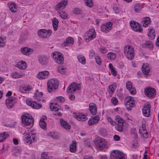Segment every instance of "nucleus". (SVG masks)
<instances>
[{
    "label": "nucleus",
    "mask_w": 159,
    "mask_h": 159,
    "mask_svg": "<svg viewBox=\"0 0 159 159\" xmlns=\"http://www.w3.org/2000/svg\"><path fill=\"white\" fill-rule=\"evenodd\" d=\"M124 54L125 57L129 60L133 59L134 56V50L132 46L126 45L124 49Z\"/></svg>",
    "instance_id": "nucleus-1"
},
{
    "label": "nucleus",
    "mask_w": 159,
    "mask_h": 159,
    "mask_svg": "<svg viewBox=\"0 0 159 159\" xmlns=\"http://www.w3.org/2000/svg\"><path fill=\"white\" fill-rule=\"evenodd\" d=\"M21 119L23 124L25 125L29 126V128L33 126L34 120L32 116L28 114L22 115Z\"/></svg>",
    "instance_id": "nucleus-2"
},
{
    "label": "nucleus",
    "mask_w": 159,
    "mask_h": 159,
    "mask_svg": "<svg viewBox=\"0 0 159 159\" xmlns=\"http://www.w3.org/2000/svg\"><path fill=\"white\" fill-rule=\"evenodd\" d=\"M59 82L58 80L54 79L49 80L47 83L48 89L49 92L56 89L58 88Z\"/></svg>",
    "instance_id": "nucleus-3"
},
{
    "label": "nucleus",
    "mask_w": 159,
    "mask_h": 159,
    "mask_svg": "<svg viewBox=\"0 0 159 159\" xmlns=\"http://www.w3.org/2000/svg\"><path fill=\"white\" fill-rule=\"evenodd\" d=\"M36 134L34 133L32 131L26 132L24 136V139L26 143L31 144L33 142H36L37 137Z\"/></svg>",
    "instance_id": "nucleus-4"
},
{
    "label": "nucleus",
    "mask_w": 159,
    "mask_h": 159,
    "mask_svg": "<svg viewBox=\"0 0 159 159\" xmlns=\"http://www.w3.org/2000/svg\"><path fill=\"white\" fill-rule=\"evenodd\" d=\"M135 103L134 98L132 96H128L125 100V105L126 109L128 110L132 109Z\"/></svg>",
    "instance_id": "nucleus-5"
},
{
    "label": "nucleus",
    "mask_w": 159,
    "mask_h": 159,
    "mask_svg": "<svg viewBox=\"0 0 159 159\" xmlns=\"http://www.w3.org/2000/svg\"><path fill=\"white\" fill-rule=\"evenodd\" d=\"M94 143L97 148L99 150H102L107 146V143L105 140L102 138L98 139L94 141Z\"/></svg>",
    "instance_id": "nucleus-6"
},
{
    "label": "nucleus",
    "mask_w": 159,
    "mask_h": 159,
    "mask_svg": "<svg viewBox=\"0 0 159 159\" xmlns=\"http://www.w3.org/2000/svg\"><path fill=\"white\" fill-rule=\"evenodd\" d=\"M52 57L55 61L59 64H62L64 62V58L60 52H55L52 53Z\"/></svg>",
    "instance_id": "nucleus-7"
},
{
    "label": "nucleus",
    "mask_w": 159,
    "mask_h": 159,
    "mask_svg": "<svg viewBox=\"0 0 159 159\" xmlns=\"http://www.w3.org/2000/svg\"><path fill=\"white\" fill-rule=\"evenodd\" d=\"M96 34L94 30L92 29L88 31L84 35L85 40L87 42L93 40L96 37Z\"/></svg>",
    "instance_id": "nucleus-8"
},
{
    "label": "nucleus",
    "mask_w": 159,
    "mask_h": 159,
    "mask_svg": "<svg viewBox=\"0 0 159 159\" xmlns=\"http://www.w3.org/2000/svg\"><path fill=\"white\" fill-rule=\"evenodd\" d=\"M110 159H125L124 154L120 151L114 150L110 154Z\"/></svg>",
    "instance_id": "nucleus-9"
},
{
    "label": "nucleus",
    "mask_w": 159,
    "mask_h": 159,
    "mask_svg": "<svg viewBox=\"0 0 159 159\" xmlns=\"http://www.w3.org/2000/svg\"><path fill=\"white\" fill-rule=\"evenodd\" d=\"M52 30L49 29L46 30V29H41L38 31V34L41 38H46L49 37L52 34Z\"/></svg>",
    "instance_id": "nucleus-10"
},
{
    "label": "nucleus",
    "mask_w": 159,
    "mask_h": 159,
    "mask_svg": "<svg viewBox=\"0 0 159 159\" xmlns=\"http://www.w3.org/2000/svg\"><path fill=\"white\" fill-rule=\"evenodd\" d=\"M80 86L79 84L76 83L71 84L68 86L66 90L68 93H73L76 90H79L80 89Z\"/></svg>",
    "instance_id": "nucleus-11"
},
{
    "label": "nucleus",
    "mask_w": 159,
    "mask_h": 159,
    "mask_svg": "<svg viewBox=\"0 0 159 159\" xmlns=\"http://www.w3.org/2000/svg\"><path fill=\"white\" fill-rule=\"evenodd\" d=\"M145 95L149 97H154L156 94L155 89L152 88L148 87L144 89Z\"/></svg>",
    "instance_id": "nucleus-12"
},
{
    "label": "nucleus",
    "mask_w": 159,
    "mask_h": 159,
    "mask_svg": "<svg viewBox=\"0 0 159 159\" xmlns=\"http://www.w3.org/2000/svg\"><path fill=\"white\" fill-rule=\"evenodd\" d=\"M130 25L134 31L139 32L142 31V29L141 28L140 25L138 23L134 21H131Z\"/></svg>",
    "instance_id": "nucleus-13"
},
{
    "label": "nucleus",
    "mask_w": 159,
    "mask_h": 159,
    "mask_svg": "<svg viewBox=\"0 0 159 159\" xmlns=\"http://www.w3.org/2000/svg\"><path fill=\"white\" fill-rule=\"evenodd\" d=\"M112 23L108 22L106 24H103L101 27V30L103 32L107 33L112 28Z\"/></svg>",
    "instance_id": "nucleus-14"
},
{
    "label": "nucleus",
    "mask_w": 159,
    "mask_h": 159,
    "mask_svg": "<svg viewBox=\"0 0 159 159\" xmlns=\"http://www.w3.org/2000/svg\"><path fill=\"white\" fill-rule=\"evenodd\" d=\"M151 105L149 104H145L144 105L142 109V112L144 116L146 117H149L150 115V108Z\"/></svg>",
    "instance_id": "nucleus-15"
},
{
    "label": "nucleus",
    "mask_w": 159,
    "mask_h": 159,
    "mask_svg": "<svg viewBox=\"0 0 159 159\" xmlns=\"http://www.w3.org/2000/svg\"><path fill=\"white\" fill-rule=\"evenodd\" d=\"M39 63L42 65L47 64L48 62V59L47 57L44 55L39 56L38 57Z\"/></svg>",
    "instance_id": "nucleus-16"
},
{
    "label": "nucleus",
    "mask_w": 159,
    "mask_h": 159,
    "mask_svg": "<svg viewBox=\"0 0 159 159\" xmlns=\"http://www.w3.org/2000/svg\"><path fill=\"white\" fill-rule=\"evenodd\" d=\"M50 107L54 115L59 116H61L62 115V114L60 111L61 110L57 107L52 104L50 105Z\"/></svg>",
    "instance_id": "nucleus-17"
},
{
    "label": "nucleus",
    "mask_w": 159,
    "mask_h": 159,
    "mask_svg": "<svg viewBox=\"0 0 159 159\" xmlns=\"http://www.w3.org/2000/svg\"><path fill=\"white\" fill-rule=\"evenodd\" d=\"M73 116L74 117L79 121H84L87 119V117L84 114H77L76 113H73Z\"/></svg>",
    "instance_id": "nucleus-18"
},
{
    "label": "nucleus",
    "mask_w": 159,
    "mask_h": 159,
    "mask_svg": "<svg viewBox=\"0 0 159 159\" xmlns=\"http://www.w3.org/2000/svg\"><path fill=\"white\" fill-rule=\"evenodd\" d=\"M47 117L46 116L43 115L42 118L40 119L39 121V125L40 127L44 130L47 129V124L44 120L47 119Z\"/></svg>",
    "instance_id": "nucleus-19"
},
{
    "label": "nucleus",
    "mask_w": 159,
    "mask_h": 159,
    "mask_svg": "<svg viewBox=\"0 0 159 159\" xmlns=\"http://www.w3.org/2000/svg\"><path fill=\"white\" fill-rule=\"evenodd\" d=\"M21 53L27 56H28L32 54L33 52V50L31 48L27 47H24L21 48Z\"/></svg>",
    "instance_id": "nucleus-20"
},
{
    "label": "nucleus",
    "mask_w": 159,
    "mask_h": 159,
    "mask_svg": "<svg viewBox=\"0 0 159 159\" xmlns=\"http://www.w3.org/2000/svg\"><path fill=\"white\" fill-rule=\"evenodd\" d=\"M67 4V0L61 1L56 6V9L57 10H60L64 8Z\"/></svg>",
    "instance_id": "nucleus-21"
},
{
    "label": "nucleus",
    "mask_w": 159,
    "mask_h": 159,
    "mask_svg": "<svg viewBox=\"0 0 159 159\" xmlns=\"http://www.w3.org/2000/svg\"><path fill=\"white\" fill-rule=\"evenodd\" d=\"M15 98L11 97L6 99V104L8 108L10 109L14 105V100Z\"/></svg>",
    "instance_id": "nucleus-22"
},
{
    "label": "nucleus",
    "mask_w": 159,
    "mask_h": 159,
    "mask_svg": "<svg viewBox=\"0 0 159 159\" xmlns=\"http://www.w3.org/2000/svg\"><path fill=\"white\" fill-rule=\"evenodd\" d=\"M49 75V72L47 70L39 72L37 75V78L39 79L47 78Z\"/></svg>",
    "instance_id": "nucleus-23"
},
{
    "label": "nucleus",
    "mask_w": 159,
    "mask_h": 159,
    "mask_svg": "<svg viewBox=\"0 0 159 159\" xmlns=\"http://www.w3.org/2000/svg\"><path fill=\"white\" fill-rule=\"evenodd\" d=\"M126 87L131 94H135L136 91L135 89L132 87V84L131 82L128 81L126 83Z\"/></svg>",
    "instance_id": "nucleus-24"
},
{
    "label": "nucleus",
    "mask_w": 159,
    "mask_h": 159,
    "mask_svg": "<svg viewBox=\"0 0 159 159\" xmlns=\"http://www.w3.org/2000/svg\"><path fill=\"white\" fill-rule=\"evenodd\" d=\"M99 120V118L98 116H96L90 119L88 121V124L90 126L97 124Z\"/></svg>",
    "instance_id": "nucleus-25"
},
{
    "label": "nucleus",
    "mask_w": 159,
    "mask_h": 159,
    "mask_svg": "<svg viewBox=\"0 0 159 159\" xmlns=\"http://www.w3.org/2000/svg\"><path fill=\"white\" fill-rule=\"evenodd\" d=\"M10 10L12 13H14L17 11V6L16 4L13 2H11L8 4Z\"/></svg>",
    "instance_id": "nucleus-26"
},
{
    "label": "nucleus",
    "mask_w": 159,
    "mask_h": 159,
    "mask_svg": "<svg viewBox=\"0 0 159 159\" xmlns=\"http://www.w3.org/2000/svg\"><path fill=\"white\" fill-rule=\"evenodd\" d=\"M43 94L42 92H39V90L37 89L35 91L33 98L34 99L39 102L41 100V98L42 97Z\"/></svg>",
    "instance_id": "nucleus-27"
},
{
    "label": "nucleus",
    "mask_w": 159,
    "mask_h": 159,
    "mask_svg": "<svg viewBox=\"0 0 159 159\" xmlns=\"http://www.w3.org/2000/svg\"><path fill=\"white\" fill-rule=\"evenodd\" d=\"M89 110L92 114L95 115L97 112V107L96 104L93 103H91L89 104Z\"/></svg>",
    "instance_id": "nucleus-28"
},
{
    "label": "nucleus",
    "mask_w": 159,
    "mask_h": 159,
    "mask_svg": "<svg viewBox=\"0 0 159 159\" xmlns=\"http://www.w3.org/2000/svg\"><path fill=\"white\" fill-rule=\"evenodd\" d=\"M150 22L151 21L150 18L148 17H146L143 18V20L142 21L141 25H143L144 27H147Z\"/></svg>",
    "instance_id": "nucleus-29"
},
{
    "label": "nucleus",
    "mask_w": 159,
    "mask_h": 159,
    "mask_svg": "<svg viewBox=\"0 0 159 159\" xmlns=\"http://www.w3.org/2000/svg\"><path fill=\"white\" fill-rule=\"evenodd\" d=\"M24 74L20 73H18L17 72H14L11 73V77L14 79H17L20 78L24 76Z\"/></svg>",
    "instance_id": "nucleus-30"
},
{
    "label": "nucleus",
    "mask_w": 159,
    "mask_h": 159,
    "mask_svg": "<svg viewBox=\"0 0 159 159\" xmlns=\"http://www.w3.org/2000/svg\"><path fill=\"white\" fill-rule=\"evenodd\" d=\"M142 71L143 73L145 75H148L150 71L149 65L146 64H143L142 66Z\"/></svg>",
    "instance_id": "nucleus-31"
},
{
    "label": "nucleus",
    "mask_w": 159,
    "mask_h": 159,
    "mask_svg": "<svg viewBox=\"0 0 159 159\" xmlns=\"http://www.w3.org/2000/svg\"><path fill=\"white\" fill-rule=\"evenodd\" d=\"M17 66L18 67L22 70L25 69L27 66V63L24 61H20L18 62Z\"/></svg>",
    "instance_id": "nucleus-32"
},
{
    "label": "nucleus",
    "mask_w": 159,
    "mask_h": 159,
    "mask_svg": "<svg viewBox=\"0 0 159 159\" xmlns=\"http://www.w3.org/2000/svg\"><path fill=\"white\" fill-rule=\"evenodd\" d=\"M74 43V40L73 38L71 37H69L67 38L66 41L64 42L62 44V46L65 47L68 46L69 44H73Z\"/></svg>",
    "instance_id": "nucleus-33"
},
{
    "label": "nucleus",
    "mask_w": 159,
    "mask_h": 159,
    "mask_svg": "<svg viewBox=\"0 0 159 159\" xmlns=\"http://www.w3.org/2000/svg\"><path fill=\"white\" fill-rule=\"evenodd\" d=\"M32 89V88L30 86H25L20 87L19 89V90L22 93H26L30 91Z\"/></svg>",
    "instance_id": "nucleus-34"
},
{
    "label": "nucleus",
    "mask_w": 159,
    "mask_h": 159,
    "mask_svg": "<svg viewBox=\"0 0 159 159\" xmlns=\"http://www.w3.org/2000/svg\"><path fill=\"white\" fill-rule=\"evenodd\" d=\"M61 124V126L66 129H69L70 128V126L68 123L63 119L60 120Z\"/></svg>",
    "instance_id": "nucleus-35"
},
{
    "label": "nucleus",
    "mask_w": 159,
    "mask_h": 159,
    "mask_svg": "<svg viewBox=\"0 0 159 159\" xmlns=\"http://www.w3.org/2000/svg\"><path fill=\"white\" fill-rule=\"evenodd\" d=\"M149 31L148 34L149 38V39H154L155 36V30L153 28H150L149 30Z\"/></svg>",
    "instance_id": "nucleus-36"
},
{
    "label": "nucleus",
    "mask_w": 159,
    "mask_h": 159,
    "mask_svg": "<svg viewBox=\"0 0 159 159\" xmlns=\"http://www.w3.org/2000/svg\"><path fill=\"white\" fill-rule=\"evenodd\" d=\"M76 142L75 141L72 142L70 147V152H74L76 149Z\"/></svg>",
    "instance_id": "nucleus-37"
},
{
    "label": "nucleus",
    "mask_w": 159,
    "mask_h": 159,
    "mask_svg": "<svg viewBox=\"0 0 159 159\" xmlns=\"http://www.w3.org/2000/svg\"><path fill=\"white\" fill-rule=\"evenodd\" d=\"M21 151V148L20 147H16L14 148L13 150V154L16 156H18Z\"/></svg>",
    "instance_id": "nucleus-38"
},
{
    "label": "nucleus",
    "mask_w": 159,
    "mask_h": 159,
    "mask_svg": "<svg viewBox=\"0 0 159 159\" xmlns=\"http://www.w3.org/2000/svg\"><path fill=\"white\" fill-rule=\"evenodd\" d=\"M59 21L56 18H54L52 20V25L54 31H56L58 28Z\"/></svg>",
    "instance_id": "nucleus-39"
},
{
    "label": "nucleus",
    "mask_w": 159,
    "mask_h": 159,
    "mask_svg": "<svg viewBox=\"0 0 159 159\" xmlns=\"http://www.w3.org/2000/svg\"><path fill=\"white\" fill-rule=\"evenodd\" d=\"M8 136L7 133L4 132L0 134V142H3Z\"/></svg>",
    "instance_id": "nucleus-40"
},
{
    "label": "nucleus",
    "mask_w": 159,
    "mask_h": 159,
    "mask_svg": "<svg viewBox=\"0 0 159 159\" xmlns=\"http://www.w3.org/2000/svg\"><path fill=\"white\" fill-rule=\"evenodd\" d=\"M142 8V6L140 3L136 4L134 7L135 12L136 13L139 12Z\"/></svg>",
    "instance_id": "nucleus-41"
},
{
    "label": "nucleus",
    "mask_w": 159,
    "mask_h": 159,
    "mask_svg": "<svg viewBox=\"0 0 159 159\" xmlns=\"http://www.w3.org/2000/svg\"><path fill=\"white\" fill-rule=\"evenodd\" d=\"M108 58L110 60H114L116 57V54L112 52H109L107 55Z\"/></svg>",
    "instance_id": "nucleus-42"
},
{
    "label": "nucleus",
    "mask_w": 159,
    "mask_h": 159,
    "mask_svg": "<svg viewBox=\"0 0 159 159\" xmlns=\"http://www.w3.org/2000/svg\"><path fill=\"white\" fill-rule=\"evenodd\" d=\"M124 125V123L122 124H116L115 126L116 129L117 131L120 132H121L123 130V127Z\"/></svg>",
    "instance_id": "nucleus-43"
},
{
    "label": "nucleus",
    "mask_w": 159,
    "mask_h": 159,
    "mask_svg": "<svg viewBox=\"0 0 159 159\" xmlns=\"http://www.w3.org/2000/svg\"><path fill=\"white\" fill-rule=\"evenodd\" d=\"M144 45L146 48L150 49H152L153 47L152 43L150 41H146Z\"/></svg>",
    "instance_id": "nucleus-44"
},
{
    "label": "nucleus",
    "mask_w": 159,
    "mask_h": 159,
    "mask_svg": "<svg viewBox=\"0 0 159 159\" xmlns=\"http://www.w3.org/2000/svg\"><path fill=\"white\" fill-rule=\"evenodd\" d=\"M99 131L100 134L102 136L105 137L107 135V132L105 128H102L99 129Z\"/></svg>",
    "instance_id": "nucleus-45"
},
{
    "label": "nucleus",
    "mask_w": 159,
    "mask_h": 159,
    "mask_svg": "<svg viewBox=\"0 0 159 159\" xmlns=\"http://www.w3.org/2000/svg\"><path fill=\"white\" fill-rule=\"evenodd\" d=\"M59 16L61 17L64 19H68V15L65 12H62L59 13Z\"/></svg>",
    "instance_id": "nucleus-46"
},
{
    "label": "nucleus",
    "mask_w": 159,
    "mask_h": 159,
    "mask_svg": "<svg viewBox=\"0 0 159 159\" xmlns=\"http://www.w3.org/2000/svg\"><path fill=\"white\" fill-rule=\"evenodd\" d=\"M78 58L79 62L83 64H85L86 60L85 57L79 56L78 57Z\"/></svg>",
    "instance_id": "nucleus-47"
},
{
    "label": "nucleus",
    "mask_w": 159,
    "mask_h": 159,
    "mask_svg": "<svg viewBox=\"0 0 159 159\" xmlns=\"http://www.w3.org/2000/svg\"><path fill=\"white\" fill-rule=\"evenodd\" d=\"M32 108L34 109H39L42 107L41 104H38L35 102H34Z\"/></svg>",
    "instance_id": "nucleus-48"
},
{
    "label": "nucleus",
    "mask_w": 159,
    "mask_h": 159,
    "mask_svg": "<svg viewBox=\"0 0 159 159\" xmlns=\"http://www.w3.org/2000/svg\"><path fill=\"white\" fill-rule=\"evenodd\" d=\"M86 5L89 7H91L93 6L92 0H85Z\"/></svg>",
    "instance_id": "nucleus-49"
},
{
    "label": "nucleus",
    "mask_w": 159,
    "mask_h": 159,
    "mask_svg": "<svg viewBox=\"0 0 159 159\" xmlns=\"http://www.w3.org/2000/svg\"><path fill=\"white\" fill-rule=\"evenodd\" d=\"M4 41V38L0 37V47H3L5 45L6 43Z\"/></svg>",
    "instance_id": "nucleus-50"
},
{
    "label": "nucleus",
    "mask_w": 159,
    "mask_h": 159,
    "mask_svg": "<svg viewBox=\"0 0 159 159\" xmlns=\"http://www.w3.org/2000/svg\"><path fill=\"white\" fill-rule=\"evenodd\" d=\"M48 136L52 137L53 139H57V135L56 133L54 132H51L48 134Z\"/></svg>",
    "instance_id": "nucleus-51"
},
{
    "label": "nucleus",
    "mask_w": 159,
    "mask_h": 159,
    "mask_svg": "<svg viewBox=\"0 0 159 159\" xmlns=\"http://www.w3.org/2000/svg\"><path fill=\"white\" fill-rule=\"evenodd\" d=\"M56 99L57 101L60 102H62L65 101L64 98L62 96L57 97L56 98Z\"/></svg>",
    "instance_id": "nucleus-52"
},
{
    "label": "nucleus",
    "mask_w": 159,
    "mask_h": 159,
    "mask_svg": "<svg viewBox=\"0 0 159 159\" xmlns=\"http://www.w3.org/2000/svg\"><path fill=\"white\" fill-rule=\"evenodd\" d=\"M116 119L117 122H118V123L117 124H122L124 123V121L123 120L120 118V117L118 116H116Z\"/></svg>",
    "instance_id": "nucleus-53"
},
{
    "label": "nucleus",
    "mask_w": 159,
    "mask_h": 159,
    "mask_svg": "<svg viewBox=\"0 0 159 159\" xmlns=\"http://www.w3.org/2000/svg\"><path fill=\"white\" fill-rule=\"evenodd\" d=\"M95 53L94 51L93 50H90L89 51V56L90 59H92L95 56Z\"/></svg>",
    "instance_id": "nucleus-54"
},
{
    "label": "nucleus",
    "mask_w": 159,
    "mask_h": 159,
    "mask_svg": "<svg viewBox=\"0 0 159 159\" xmlns=\"http://www.w3.org/2000/svg\"><path fill=\"white\" fill-rule=\"evenodd\" d=\"M84 143L85 145L89 147L90 148L92 147V142L89 140H85Z\"/></svg>",
    "instance_id": "nucleus-55"
},
{
    "label": "nucleus",
    "mask_w": 159,
    "mask_h": 159,
    "mask_svg": "<svg viewBox=\"0 0 159 159\" xmlns=\"http://www.w3.org/2000/svg\"><path fill=\"white\" fill-rule=\"evenodd\" d=\"M58 71L61 74H63L65 73V69L62 67H58Z\"/></svg>",
    "instance_id": "nucleus-56"
},
{
    "label": "nucleus",
    "mask_w": 159,
    "mask_h": 159,
    "mask_svg": "<svg viewBox=\"0 0 159 159\" xmlns=\"http://www.w3.org/2000/svg\"><path fill=\"white\" fill-rule=\"evenodd\" d=\"M95 59L96 62L97 64L99 65L101 64L102 61L100 60V58L99 56H96L95 57Z\"/></svg>",
    "instance_id": "nucleus-57"
},
{
    "label": "nucleus",
    "mask_w": 159,
    "mask_h": 159,
    "mask_svg": "<svg viewBox=\"0 0 159 159\" xmlns=\"http://www.w3.org/2000/svg\"><path fill=\"white\" fill-rule=\"evenodd\" d=\"M41 159H48L49 157L46 154L45 152H43L41 153Z\"/></svg>",
    "instance_id": "nucleus-58"
},
{
    "label": "nucleus",
    "mask_w": 159,
    "mask_h": 159,
    "mask_svg": "<svg viewBox=\"0 0 159 159\" xmlns=\"http://www.w3.org/2000/svg\"><path fill=\"white\" fill-rule=\"evenodd\" d=\"M111 102L114 105H116L118 103V100L117 98L115 97H112L111 99Z\"/></svg>",
    "instance_id": "nucleus-59"
},
{
    "label": "nucleus",
    "mask_w": 159,
    "mask_h": 159,
    "mask_svg": "<svg viewBox=\"0 0 159 159\" xmlns=\"http://www.w3.org/2000/svg\"><path fill=\"white\" fill-rule=\"evenodd\" d=\"M109 90L108 91V93L109 94H112L113 93V91L114 90V89L113 86L112 85H110L109 86Z\"/></svg>",
    "instance_id": "nucleus-60"
},
{
    "label": "nucleus",
    "mask_w": 159,
    "mask_h": 159,
    "mask_svg": "<svg viewBox=\"0 0 159 159\" xmlns=\"http://www.w3.org/2000/svg\"><path fill=\"white\" fill-rule=\"evenodd\" d=\"M80 10L78 8H76L73 11L74 13L76 14H80Z\"/></svg>",
    "instance_id": "nucleus-61"
},
{
    "label": "nucleus",
    "mask_w": 159,
    "mask_h": 159,
    "mask_svg": "<svg viewBox=\"0 0 159 159\" xmlns=\"http://www.w3.org/2000/svg\"><path fill=\"white\" fill-rule=\"evenodd\" d=\"M107 120L112 125H114L115 122L110 117H108L107 118Z\"/></svg>",
    "instance_id": "nucleus-62"
},
{
    "label": "nucleus",
    "mask_w": 159,
    "mask_h": 159,
    "mask_svg": "<svg viewBox=\"0 0 159 159\" xmlns=\"http://www.w3.org/2000/svg\"><path fill=\"white\" fill-rule=\"evenodd\" d=\"M26 103L29 106L31 107L32 108L33 104L34 102H32L29 100L26 101Z\"/></svg>",
    "instance_id": "nucleus-63"
},
{
    "label": "nucleus",
    "mask_w": 159,
    "mask_h": 159,
    "mask_svg": "<svg viewBox=\"0 0 159 159\" xmlns=\"http://www.w3.org/2000/svg\"><path fill=\"white\" fill-rule=\"evenodd\" d=\"M111 74L113 75L114 76H115L116 75L117 72L115 70V68L111 69Z\"/></svg>",
    "instance_id": "nucleus-64"
}]
</instances>
